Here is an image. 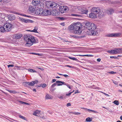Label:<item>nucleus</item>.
<instances>
[{
    "label": "nucleus",
    "mask_w": 122,
    "mask_h": 122,
    "mask_svg": "<svg viewBox=\"0 0 122 122\" xmlns=\"http://www.w3.org/2000/svg\"><path fill=\"white\" fill-rule=\"evenodd\" d=\"M85 27L88 30L86 34L88 35L94 36L98 34L96 30V26L93 23L88 22L85 24Z\"/></svg>",
    "instance_id": "1"
},
{
    "label": "nucleus",
    "mask_w": 122,
    "mask_h": 122,
    "mask_svg": "<svg viewBox=\"0 0 122 122\" xmlns=\"http://www.w3.org/2000/svg\"><path fill=\"white\" fill-rule=\"evenodd\" d=\"M74 24V28H75V30L74 32V33L79 35L80 34L81 32V30L82 28V25L81 24L78 22Z\"/></svg>",
    "instance_id": "2"
},
{
    "label": "nucleus",
    "mask_w": 122,
    "mask_h": 122,
    "mask_svg": "<svg viewBox=\"0 0 122 122\" xmlns=\"http://www.w3.org/2000/svg\"><path fill=\"white\" fill-rule=\"evenodd\" d=\"M30 40L29 41V42H26L25 45L29 47L32 46L34 43H35L36 40L35 39L34 37L32 35H30Z\"/></svg>",
    "instance_id": "3"
},
{
    "label": "nucleus",
    "mask_w": 122,
    "mask_h": 122,
    "mask_svg": "<svg viewBox=\"0 0 122 122\" xmlns=\"http://www.w3.org/2000/svg\"><path fill=\"white\" fill-rule=\"evenodd\" d=\"M3 25L6 31H10L12 26V25L11 24L8 22L4 24Z\"/></svg>",
    "instance_id": "4"
},
{
    "label": "nucleus",
    "mask_w": 122,
    "mask_h": 122,
    "mask_svg": "<svg viewBox=\"0 0 122 122\" xmlns=\"http://www.w3.org/2000/svg\"><path fill=\"white\" fill-rule=\"evenodd\" d=\"M38 81L37 80H36L34 81H31V82H24L23 83V85H26L27 84L29 85V86H33L35 84H37Z\"/></svg>",
    "instance_id": "5"
},
{
    "label": "nucleus",
    "mask_w": 122,
    "mask_h": 122,
    "mask_svg": "<svg viewBox=\"0 0 122 122\" xmlns=\"http://www.w3.org/2000/svg\"><path fill=\"white\" fill-rule=\"evenodd\" d=\"M19 20L21 22H23L25 23H33V21L28 19H25L21 18H19Z\"/></svg>",
    "instance_id": "6"
},
{
    "label": "nucleus",
    "mask_w": 122,
    "mask_h": 122,
    "mask_svg": "<svg viewBox=\"0 0 122 122\" xmlns=\"http://www.w3.org/2000/svg\"><path fill=\"white\" fill-rule=\"evenodd\" d=\"M100 10V9L99 7H94L92 8V11L95 14H96L97 15L99 12Z\"/></svg>",
    "instance_id": "7"
},
{
    "label": "nucleus",
    "mask_w": 122,
    "mask_h": 122,
    "mask_svg": "<svg viewBox=\"0 0 122 122\" xmlns=\"http://www.w3.org/2000/svg\"><path fill=\"white\" fill-rule=\"evenodd\" d=\"M67 8L66 6H62L60 7L59 10L61 13H64L66 12Z\"/></svg>",
    "instance_id": "8"
},
{
    "label": "nucleus",
    "mask_w": 122,
    "mask_h": 122,
    "mask_svg": "<svg viewBox=\"0 0 122 122\" xmlns=\"http://www.w3.org/2000/svg\"><path fill=\"white\" fill-rule=\"evenodd\" d=\"M81 8L80 7H73L72 10V11L74 13H80L79 11H81Z\"/></svg>",
    "instance_id": "9"
},
{
    "label": "nucleus",
    "mask_w": 122,
    "mask_h": 122,
    "mask_svg": "<svg viewBox=\"0 0 122 122\" xmlns=\"http://www.w3.org/2000/svg\"><path fill=\"white\" fill-rule=\"evenodd\" d=\"M121 35V34L120 33H111L108 34L107 36L108 37H116L120 36Z\"/></svg>",
    "instance_id": "10"
},
{
    "label": "nucleus",
    "mask_w": 122,
    "mask_h": 122,
    "mask_svg": "<svg viewBox=\"0 0 122 122\" xmlns=\"http://www.w3.org/2000/svg\"><path fill=\"white\" fill-rule=\"evenodd\" d=\"M42 13L41 15L42 16H45L50 15L51 14V12L48 10H44L42 11Z\"/></svg>",
    "instance_id": "11"
},
{
    "label": "nucleus",
    "mask_w": 122,
    "mask_h": 122,
    "mask_svg": "<svg viewBox=\"0 0 122 122\" xmlns=\"http://www.w3.org/2000/svg\"><path fill=\"white\" fill-rule=\"evenodd\" d=\"M51 13H52L53 16H57L60 14V12L58 10H54L51 11Z\"/></svg>",
    "instance_id": "12"
},
{
    "label": "nucleus",
    "mask_w": 122,
    "mask_h": 122,
    "mask_svg": "<svg viewBox=\"0 0 122 122\" xmlns=\"http://www.w3.org/2000/svg\"><path fill=\"white\" fill-rule=\"evenodd\" d=\"M28 11L29 13H33L35 11V9L34 7L30 6L29 7Z\"/></svg>",
    "instance_id": "13"
},
{
    "label": "nucleus",
    "mask_w": 122,
    "mask_h": 122,
    "mask_svg": "<svg viewBox=\"0 0 122 122\" xmlns=\"http://www.w3.org/2000/svg\"><path fill=\"white\" fill-rule=\"evenodd\" d=\"M30 34H27L24 36V40L26 42H29V41L30 39Z\"/></svg>",
    "instance_id": "14"
},
{
    "label": "nucleus",
    "mask_w": 122,
    "mask_h": 122,
    "mask_svg": "<svg viewBox=\"0 0 122 122\" xmlns=\"http://www.w3.org/2000/svg\"><path fill=\"white\" fill-rule=\"evenodd\" d=\"M40 0H33L32 2V4L35 6L38 5L40 4Z\"/></svg>",
    "instance_id": "15"
},
{
    "label": "nucleus",
    "mask_w": 122,
    "mask_h": 122,
    "mask_svg": "<svg viewBox=\"0 0 122 122\" xmlns=\"http://www.w3.org/2000/svg\"><path fill=\"white\" fill-rule=\"evenodd\" d=\"M41 111L39 110H37L34 111L33 113V115L36 116H39L41 115Z\"/></svg>",
    "instance_id": "16"
},
{
    "label": "nucleus",
    "mask_w": 122,
    "mask_h": 122,
    "mask_svg": "<svg viewBox=\"0 0 122 122\" xmlns=\"http://www.w3.org/2000/svg\"><path fill=\"white\" fill-rule=\"evenodd\" d=\"M7 16L8 17L9 19L10 20H13L15 18V15L13 14L7 15Z\"/></svg>",
    "instance_id": "17"
},
{
    "label": "nucleus",
    "mask_w": 122,
    "mask_h": 122,
    "mask_svg": "<svg viewBox=\"0 0 122 122\" xmlns=\"http://www.w3.org/2000/svg\"><path fill=\"white\" fill-rule=\"evenodd\" d=\"M97 15L92 12L89 14V17L91 18H95L97 17Z\"/></svg>",
    "instance_id": "18"
},
{
    "label": "nucleus",
    "mask_w": 122,
    "mask_h": 122,
    "mask_svg": "<svg viewBox=\"0 0 122 122\" xmlns=\"http://www.w3.org/2000/svg\"><path fill=\"white\" fill-rule=\"evenodd\" d=\"M68 29L69 30H73V32L75 30V28H74V24L73 25H70Z\"/></svg>",
    "instance_id": "19"
},
{
    "label": "nucleus",
    "mask_w": 122,
    "mask_h": 122,
    "mask_svg": "<svg viewBox=\"0 0 122 122\" xmlns=\"http://www.w3.org/2000/svg\"><path fill=\"white\" fill-rule=\"evenodd\" d=\"M45 98L46 99H52L53 98V97L51 95H50L47 93H46Z\"/></svg>",
    "instance_id": "20"
},
{
    "label": "nucleus",
    "mask_w": 122,
    "mask_h": 122,
    "mask_svg": "<svg viewBox=\"0 0 122 122\" xmlns=\"http://www.w3.org/2000/svg\"><path fill=\"white\" fill-rule=\"evenodd\" d=\"M57 6L55 2H53L49 5V7L52 8L56 7Z\"/></svg>",
    "instance_id": "21"
},
{
    "label": "nucleus",
    "mask_w": 122,
    "mask_h": 122,
    "mask_svg": "<svg viewBox=\"0 0 122 122\" xmlns=\"http://www.w3.org/2000/svg\"><path fill=\"white\" fill-rule=\"evenodd\" d=\"M98 14V16L100 18H101L104 15V12L102 11H100V10Z\"/></svg>",
    "instance_id": "22"
},
{
    "label": "nucleus",
    "mask_w": 122,
    "mask_h": 122,
    "mask_svg": "<svg viewBox=\"0 0 122 122\" xmlns=\"http://www.w3.org/2000/svg\"><path fill=\"white\" fill-rule=\"evenodd\" d=\"M56 83H58V86H61L62 84H65V82L63 81H57L56 82Z\"/></svg>",
    "instance_id": "23"
},
{
    "label": "nucleus",
    "mask_w": 122,
    "mask_h": 122,
    "mask_svg": "<svg viewBox=\"0 0 122 122\" xmlns=\"http://www.w3.org/2000/svg\"><path fill=\"white\" fill-rule=\"evenodd\" d=\"M114 12V10L112 9H109L107 11V13L109 15H111Z\"/></svg>",
    "instance_id": "24"
},
{
    "label": "nucleus",
    "mask_w": 122,
    "mask_h": 122,
    "mask_svg": "<svg viewBox=\"0 0 122 122\" xmlns=\"http://www.w3.org/2000/svg\"><path fill=\"white\" fill-rule=\"evenodd\" d=\"M114 54H116L119 53V48H115L113 50Z\"/></svg>",
    "instance_id": "25"
},
{
    "label": "nucleus",
    "mask_w": 122,
    "mask_h": 122,
    "mask_svg": "<svg viewBox=\"0 0 122 122\" xmlns=\"http://www.w3.org/2000/svg\"><path fill=\"white\" fill-rule=\"evenodd\" d=\"M22 36V35L20 34H17L15 35V38L16 39H18L20 38Z\"/></svg>",
    "instance_id": "26"
},
{
    "label": "nucleus",
    "mask_w": 122,
    "mask_h": 122,
    "mask_svg": "<svg viewBox=\"0 0 122 122\" xmlns=\"http://www.w3.org/2000/svg\"><path fill=\"white\" fill-rule=\"evenodd\" d=\"M5 31H6V30L4 26H1L0 27V32H4Z\"/></svg>",
    "instance_id": "27"
},
{
    "label": "nucleus",
    "mask_w": 122,
    "mask_h": 122,
    "mask_svg": "<svg viewBox=\"0 0 122 122\" xmlns=\"http://www.w3.org/2000/svg\"><path fill=\"white\" fill-rule=\"evenodd\" d=\"M42 11H41L40 10H38V11L37 12V14L41 16H42V15H42V14H43L42 13Z\"/></svg>",
    "instance_id": "28"
},
{
    "label": "nucleus",
    "mask_w": 122,
    "mask_h": 122,
    "mask_svg": "<svg viewBox=\"0 0 122 122\" xmlns=\"http://www.w3.org/2000/svg\"><path fill=\"white\" fill-rule=\"evenodd\" d=\"M5 15H6L2 13H0V17L2 18H5Z\"/></svg>",
    "instance_id": "29"
},
{
    "label": "nucleus",
    "mask_w": 122,
    "mask_h": 122,
    "mask_svg": "<svg viewBox=\"0 0 122 122\" xmlns=\"http://www.w3.org/2000/svg\"><path fill=\"white\" fill-rule=\"evenodd\" d=\"M71 15L76 17H80L81 16V15H80L76 14H71Z\"/></svg>",
    "instance_id": "30"
},
{
    "label": "nucleus",
    "mask_w": 122,
    "mask_h": 122,
    "mask_svg": "<svg viewBox=\"0 0 122 122\" xmlns=\"http://www.w3.org/2000/svg\"><path fill=\"white\" fill-rule=\"evenodd\" d=\"M37 27H35L34 29L33 30H30V31L31 32H37Z\"/></svg>",
    "instance_id": "31"
},
{
    "label": "nucleus",
    "mask_w": 122,
    "mask_h": 122,
    "mask_svg": "<svg viewBox=\"0 0 122 122\" xmlns=\"http://www.w3.org/2000/svg\"><path fill=\"white\" fill-rule=\"evenodd\" d=\"M92 118H90L89 117L87 118L86 119V121L87 122H90L92 121Z\"/></svg>",
    "instance_id": "32"
},
{
    "label": "nucleus",
    "mask_w": 122,
    "mask_h": 122,
    "mask_svg": "<svg viewBox=\"0 0 122 122\" xmlns=\"http://www.w3.org/2000/svg\"><path fill=\"white\" fill-rule=\"evenodd\" d=\"M8 91L10 92V93H17V92H16L15 91V90H8Z\"/></svg>",
    "instance_id": "33"
},
{
    "label": "nucleus",
    "mask_w": 122,
    "mask_h": 122,
    "mask_svg": "<svg viewBox=\"0 0 122 122\" xmlns=\"http://www.w3.org/2000/svg\"><path fill=\"white\" fill-rule=\"evenodd\" d=\"M87 111L89 112H93L94 113H98V112H97L95 111H94V110H91V109H87Z\"/></svg>",
    "instance_id": "34"
},
{
    "label": "nucleus",
    "mask_w": 122,
    "mask_h": 122,
    "mask_svg": "<svg viewBox=\"0 0 122 122\" xmlns=\"http://www.w3.org/2000/svg\"><path fill=\"white\" fill-rule=\"evenodd\" d=\"M79 56H89V57H92L93 56L92 55H79Z\"/></svg>",
    "instance_id": "35"
},
{
    "label": "nucleus",
    "mask_w": 122,
    "mask_h": 122,
    "mask_svg": "<svg viewBox=\"0 0 122 122\" xmlns=\"http://www.w3.org/2000/svg\"><path fill=\"white\" fill-rule=\"evenodd\" d=\"M39 87H45L46 86V85L45 84H41V85H39Z\"/></svg>",
    "instance_id": "36"
},
{
    "label": "nucleus",
    "mask_w": 122,
    "mask_h": 122,
    "mask_svg": "<svg viewBox=\"0 0 122 122\" xmlns=\"http://www.w3.org/2000/svg\"><path fill=\"white\" fill-rule=\"evenodd\" d=\"M68 58H69L70 59H72L73 60H75L76 61H77V60H78L75 57H72L70 56L68 57Z\"/></svg>",
    "instance_id": "37"
},
{
    "label": "nucleus",
    "mask_w": 122,
    "mask_h": 122,
    "mask_svg": "<svg viewBox=\"0 0 122 122\" xmlns=\"http://www.w3.org/2000/svg\"><path fill=\"white\" fill-rule=\"evenodd\" d=\"M113 103L117 105H118L119 104L118 101L115 100L113 102Z\"/></svg>",
    "instance_id": "38"
},
{
    "label": "nucleus",
    "mask_w": 122,
    "mask_h": 122,
    "mask_svg": "<svg viewBox=\"0 0 122 122\" xmlns=\"http://www.w3.org/2000/svg\"><path fill=\"white\" fill-rule=\"evenodd\" d=\"M28 71L31 72H36V71L35 70H34L32 69H28Z\"/></svg>",
    "instance_id": "39"
},
{
    "label": "nucleus",
    "mask_w": 122,
    "mask_h": 122,
    "mask_svg": "<svg viewBox=\"0 0 122 122\" xmlns=\"http://www.w3.org/2000/svg\"><path fill=\"white\" fill-rule=\"evenodd\" d=\"M107 52L109 53H110L112 54H114L113 50H108L107 51Z\"/></svg>",
    "instance_id": "40"
},
{
    "label": "nucleus",
    "mask_w": 122,
    "mask_h": 122,
    "mask_svg": "<svg viewBox=\"0 0 122 122\" xmlns=\"http://www.w3.org/2000/svg\"><path fill=\"white\" fill-rule=\"evenodd\" d=\"M19 117L22 119H23L24 120H25V117H23V116H22L21 115H20L19 116Z\"/></svg>",
    "instance_id": "41"
},
{
    "label": "nucleus",
    "mask_w": 122,
    "mask_h": 122,
    "mask_svg": "<svg viewBox=\"0 0 122 122\" xmlns=\"http://www.w3.org/2000/svg\"><path fill=\"white\" fill-rule=\"evenodd\" d=\"M31 54H32L36 55H37L39 56H40L41 55L39 53H34V52L31 53Z\"/></svg>",
    "instance_id": "42"
},
{
    "label": "nucleus",
    "mask_w": 122,
    "mask_h": 122,
    "mask_svg": "<svg viewBox=\"0 0 122 122\" xmlns=\"http://www.w3.org/2000/svg\"><path fill=\"white\" fill-rule=\"evenodd\" d=\"M108 73L111 74H113L116 73V72L113 71H111L109 72Z\"/></svg>",
    "instance_id": "43"
},
{
    "label": "nucleus",
    "mask_w": 122,
    "mask_h": 122,
    "mask_svg": "<svg viewBox=\"0 0 122 122\" xmlns=\"http://www.w3.org/2000/svg\"><path fill=\"white\" fill-rule=\"evenodd\" d=\"M4 2H6V3H8L9 2L10 0H3Z\"/></svg>",
    "instance_id": "44"
},
{
    "label": "nucleus",
    "mask_w": 122,
    "mask_h": 122,
    "mask_svg": "<svg viewBox=\"0 0 122 122\" xmlns=\"http://www.w3.org/2000/svg\"><path fill=\"white\" fill-rule=\"evenodd\" d=\"M112 81L113 83L115 84H118V82L114 80H112Z\"/></svg>",
    "instance_id": "45"
},
{
    "label": "nucleus",
    "mask_w": 122,
    "mask_h": 122,
    "mask_svg": "<svg viewBox=\"0 0 122 122\" xmlns=\"http://www.w3.org/2000/svg\"><path fill=\"white\" fill-rule=\"evenodd\" d=\"M119 53H122V49L121 48H119Z\"/></svg>",
    "instance_id": "46"
},
{
    "label": "nucleus",
    "mask_w": 122,
    "mask_h": 122,
    "mask_svg": "<svg viewBox=\"0 0 122 122\" xmlns=\"http://www.w3.org/2000/svg\"><path fill=\"white\" fill-rule=\"evenodd\" d=\"M64 85H66L70 89L71 88V87L69 85H68V84H66L65 83Z\"/></svg>",
    "instance_id": "47"
},
{
    "label": "nucleus",
    "mask_w": 122,
    "mask_h": 122,
    "mask_svg": "<svg viewBox=\"0 0 122 122\" xmlns=\"http://www.w3.org/2000/svg\"><path fill=\"white\" fill-rule=\"evenodd\" d=\"M56 83H54L51 86V87H54L56 85Z\"/></svg>",
    "instance_id": "48"
},
{
    "label": "nucleus",
    "mask_w": 122,
    "mask_h": 122,
    "mask_svg": "<svg viewBox=\"0 0 122 122\" xmlns=\"http://www.w3.org/2000/svg\"><path fill=\"white\" fill-rule=\"evenodd\" d=\"M14 66L13 65H11V64L9 65H7V66L8 67V68H9L10 67H13Z\"/></svg>",
    "instance_id": "49"
},
{
    "label": "nucleus",
    "mask_w": 122,
    "mask_h": 122,
    "mask_svg": "<svg viewBox=\"0 0 122 122\" xmlns=\"http://www.w3.org/2000/svg\"><path fill=\"white\" fill-rule=\"evenodd\" d=\"M81 114V113L80 112H75L74 114L76 115H79Z\"/></svg>",
    "instance_id": "50"
},
{
    "label": "nucleus",
    "mask_w": 122,
    "mask_h": 122,
    "mask_svg": "<svg viewBox=\"0 0 122 122\" xmlns=\"http://www.w3.org/2000/svg\"><path fill=\"white\" fill-rule=\"evenodd\" d=\"M72 92H70L68 94H66V96H69L71 94Z\"/></svg>",
    "instance_id": "51"
},
{
    "label": "nucleus",
    "mask_w": 122,
    "mask_h": 122,
    "mask_svg": "<svg viewBox=\"0 0 122 122\" xmlns=\"http://www.w3.org/2000/svg\"><path fill=\"white\" fill-rule=\"evenodd\" d=\"M58 74L60 75H62L65 77H67V76H68L67 75H66V74L63 75L62 74Z\"/></svg>",
    "instance_id": "52"
},
{
    "label": "nucleus",
    "mask_w": 122,
    "mask_h": 122,
    "mask_svg": "<svg viewBox=\"0 0 122 122\" xmlns=\"http://www.w3.org/2000/svg\"><path fill=\"white\" fill-rule=\"evenodd\" d=\"M110 58H113L114 59H116L117 58V57L114 56H111L110 57Z\"/></svg>",
    "instance_id": "53"
},
{
    "label": "nucleus",
    "mask_w": 122,
    "mask_h": 122,
    "mask_svg": "<svg viewBox=\"0 0 122 122\" xmlns=\"http://www.w3.org/2000/svg\"><path fill=\"white\" fill-rule=\"evenodd\" d=\"M102 93H103L105 95H106V96H109V95H108V94H107L106 93H104V92H101Z\"/></svg>",
    "instance_id": "54"
},
{
    "label": "nucleus",
    "mask_w": 122,
    "mask_h": 122,
    "mask_svg": "<svg viewBox=\"0 0 122 122\" xmlns=\"http://www.w3.org/2000/svg\"><path fill=\"white\" fill-rule=\"evenodd\" d=\"M58 97L59 99H62L63 98V97L62 96H59Z\"/></svg>",
    "instance_id": "55"
},
{
    "label": "nucleus",
    "mask_w": 122,
    "mask_h": 122,
    "mask_svg": "<svg viewBox=\"0 0 122 122\" xmlns=\"http://www.w3.org/2000/svg\"><path fill=\"white\" fill-rule=\"evenodd\" d=\"M80 92L78 91V90H77L76 91V92H75V94H76L77 93H80Z\"/></svg>",
    "instance_id": "56"
},
{
    "label": "nucleus",
    "mask_w": 122,
    "mask_h": 122,
    "mask_svg": "<svg viewBox=\"0 0 122 122\" xmlns=\"http://www.w3.org/2000/svg\"><path fill=\"white\" fill-rule=\"evenodd\" d=\"M71 106V104L70 103H68L67 104V106Z\"/></svg>",
    "instance_id": "57"
},
{
    "label": "nucleus",
    "mask_w": 122,
    "mask_h": 122,
    "mask_svg": "<svg viewBox=\"0 0 122 122\" xmlns=\"http://www.w3.org/2000/svg\"><path fill=\"white\" fill-rule=\"evenodd\" d=\"M65 66L66 67H68L70 68H71L72 67V66H70V65H66Z\"/></svg>",
    "instance_id": "58"
},
{
    "label": "nucleus",
    "mask_w": 122,
    "mask_h": 122,
    "mask_svg": "<svg viewBox=\"0 0 122 122\" xmlns=\"http://www.w3.org/2000/svg\"><path fill=\"white\" fill-rule=\"evenodd\" d=\"M56 81V80H55V79H52V81L51 82L52 83Z\"/></svg>",
    "instance_id": "59"
},
{
    "label": "nucleus",
    "mask_w": 122,
    "mask_h": 122,
    "mask_svg": "<svg viewBox=\"0 0 122 122\" xmlns=\"http://www.w3.org/2000/svg\"><path fill=\"white\" fill-rule=\"evenodd\" d=\"M101 60V59L100 58L97 59V61L98 62H100Z\"/></svg>",
    "instance_id": "60"
},
{
    "label": "nucleus",
    "mask_w": 122,
    "mask_h": 122,
    "mask_svg": "<svg viewBox=\"0 0 122 122\" xmlns=\"http://www.w3.org/2000/svg\"><path fill=\"white\" fill-rule=\"evenodd\" d=\"M85 12H84L85 14H86L87 13V12H88L87 10H85Z\"/></svg>",
    "instance_id": "61"
},
{
    "label": "nucleus",
    "mask_w": 122,
    "mask_h": 122,
    "mask_svg": "<svg viewBox=\"0 0 122 122\" xmlns=\"http://www.w3.org/2000/svg\"><path fill=\"white\" fill-rule=\"evenodd\" d=\"M20 102L22 104H24V102L21 101H20Z\"/></svg>",
    "instance_id": "62"
},
{
    "label": "nucleus",
    "mask_w": 122,
    "mask_h": 122,
    "mask_svg": "<svg viewBox=\"0 0 122 122\" xmlns=\"http://www.w3.org/2000/svg\"><path fill=\"white\" fill-rule=\"evenodd\" d=\"M24 104H25L26 105H28L29 104L28 103H27V102H24Z\"/></svg>",
    "instance_id": "63"
},
{
    "label": "nucleus",
    "mask_w": 122,
    "mask_h": 122,
    "mask_svg": "<svg viewBox=\"0 0 122 122\" xmlns=\"http://www.w3.org/2000/svg\"><path fill=\"white\" fill-rule=\"evenodd\" d=\"M64 19H65L64 18H62V17L61 18V20H64Z\"/></svg>",
    "instance_id": "64"
}]
</instances>
